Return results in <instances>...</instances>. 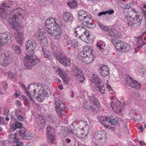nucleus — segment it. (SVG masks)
<instances>
[{
    "label": "nucleus",
    "instance_id": "nucleus-1",
    "mask_svg": "<svg viewBox=\"0 0 146 146\" xmlns=\"http://www.w3.org/2000/svg\"><path fill=\"white\" fill-rule=\"evenodd\" d=\"M13 5L11 1H7L2 3L0 6V17L3 20L8 18L7 22L11 24V28L14 29L18 30L19 24L17 21L20 17L23 18L26 15L25 10L20 8H17L12 11L10 9Z\"/></svg>",
    "mask_w": 146,
    "mask_h": 146
},
{
    "label": "nucleus",
    "instance_id": "nucleus-2",
    "mask_svg": "<svg viewBox=\"0 0 146 146\" xmlns=\"http://www.w3.org/2000/svg\"><path fill=\"white\" fill-rule=\"evenodd\" d=\"M36 43L33 39L27 40L25 43V48L29 55H27L23 59L24 63L25 68L29 69L33 67L39 62V59L33 55L34 53V50L36 48Z\"/></svg>",
    "mask_w": 146,
    "mask_h": 146
},
{
    "label": "nucleus",
    "instance_id": "nucleus-3",
    "mask_svg": "<svg viewBox=\"0 0 146 146\" xmlns=\"http://www.w3.org/2000/svg\"><path fill=\"white\" fill-rule=\"evenodd\" d=\"M89 100L85 103L84 105V108L88 110H91L94 111L96 110V107L99 108L100 103L98 99L94 97L93 94L88 96Z\"/></svg>",
    "mask_w": 146,
    "mask_h": 146
},
{
    "label": "nucleus",
    "instance_id": "nucleus-4",
    "mask_svg": "<svg viewBox=\"0 0 146 146\" xmlns=\"http://www.w3.org/2000/svg\"><path fill=\"white\" fill-rule=\"evenodd\" d=\"M97 24L99 28L103 31L107 32V35L109 36L116 38L121 37V33L116 30L111 29L108 26H105L100 22L97 23Z\"/></svg>",
    "mask_w": 146,
    "mask_h": 146
},
{
    "label": "nucleus",
    "instance_id": "nucleus-5",
    "mask_svg": "<svg viewBox=\"0 0 146 146\" xmlns=\"http://www.w3.org/2000/svg\"><path fill=\"white\" fill-rule=\"evenodd\" d=\"M46 29L48 33L50 36L55 37L57 39L60 38L62 31L60 27L58 25L54 26H45Z\"/></svg>",
    "mask_w": 146,
    "mask_h": 146
},
{
    "label": "nucleus",
    "instance_id": "nucleus-6",
    "mask_svg": "<svg viewBox=\"0 0 146 146\" xmlns=\"http://www.w3.org/2000/svg\"><path fill=\"white\" fill-rule=\"evenodd\" d=\"M54 51H53L54 56L61 64L65 66L70 65V58H67L64 54L60 52L57 51L56 47L54 48Z\"/></svg>",
    "mask_w": 146,
    "mask_h": 146
},
{
    "label": "nucleus",
    "instance_id": "nucleus-7",
    "mask_svg": "<svg viewBox=\"0 0 146 146\" xmlns=\"http://www.w3.org/2000/svg\"><path fill=\"white\" fill-rule=\"evenodd\" d=\"M92 82L96 86L98 90L103 94L105 93L104 83L101 78L96 74H94L91 78Z\"/></svg>",
    "mask_w": 146,
    "mask_h": 146
},
{
    "label": "nucleus",
    "instance_id": "nucleus-8",
    "mask_svg": "<svg viewBox=\"0 0 146 146\" xmlns=\"http://www.w3.org/2000/svg\"><path fill=\"white\" fill-rule=\"evenodd\" d=\"M54 104L55 105V109L58 116L64 115V111L67 108L63 102L57 98H55Z\"/></svg>",
    "mask_w": 146,
    "mask_h": 146
},
{
    "label": "nucleus",
    "instance_id": "nucleus-9",
    "mask_svg": "<svg viewBox=\"0 0 146 146\" xmlns=\"http://www.w3.org/2000/svg\"><path fill=\"white\" fill-rule=\"evenodd\" d=\"M11 34L8 32L0 34V50L2 48L1 46L5 43L8 44L11 42Z\"/></svg>",
    "mask_w": 146,
    "mask_h": 146
},
{
    "label": "nucleus",
    "instance_id": "nucleus-10",
    "mask_svg": "<svg viewBox=\"0 0 146 146\" xmlns=\"http://www.w3.org/2000/svg\"><path fill=\"white\" fill-rule=\"evenodd\" d=\"M10 52H5L0 54V65L6 66L10 62Z\"/></svg>",
    "mask_w": 146,
    "mask_h": 146
},
{
    "label": "nucleus",
    "instance_id": "nucleus-11",
    "mask_svg": "<svg viewBox=\"0 0 146 146\" xmlns=\"http://www.w3.org/2000/svg\"><path fill=\"white\" fill-rule=\"evenodd\" d=\"M91 57L89 56L83 51L79 52L78 54V57L84 62L89 64L92 62L94 58L93 54H91Z\"/></svg>",
    "mask_w": 146,
    "mask_h": 146
},
{
    "label": "nucleus",
    "instance_id": "nucleus-12",
    "mask_svg": "<svg viewBox=\"0 0 146 146\" xmlns=\"http://www.w3.org/2000/svg\"><path fill=\"white\" fill-rule=\"evenodd\" d=\"M110 104L111 108L116 113H120L125 107V105H123V104L121 103L119 101L115 102V104L113 102H111Z\"/></svg>",
    "mask_w": 146,
    "mask_h": 146
},
{
    "label": "nucleus",
    "instance_id": "nucleus-13",
    "mask_svg": "<svg viewBox=\"0 0 146 146\" xmlns=\"http://www.w3.org/2000/svg\"><path fill=\"white\" fill-rule=\"evenodd\" d=\"M142 19H141L139 15H135L131 20L127 21V24L129 26L136 28L140 26Z\"/></svg>",
    "mask_w": 146,
    "mask_h": 146
},
{
    "label": "nucleus",
    "instance_id": "nucleus-14",
    "mask_svg": "<svg viewBox=\"0 0 146 146\" xmlns=\"http://www.w3.org/2000/svg\"><path fill=\"white\" fill-rule=\"evenodd\" d=\"M80 21L82 23L84 26L87 28H92L95 27V25L92 23L90 15L88 14L80 20Z\"/></svg>",
    "mask_w": 146,
    "mask_h": 146
},
{
    "label": "nucleus",
    "instance_id": "nucleus-15",
    "mask_svg": "<svg viewBox=\"0 0 146 146\" xmlns=\"http://www.w3.org/2000/svg\"><path fill=\"white\" fill-rule=\"evenodd\" d=\"M115 48L119 51L123 52H126L130 49L129 45L120 40L119 42H117V43H116Z\"/></svg>",
    "mask_w": 146,
    "mask_h": 146
},
{
    "label": "nucleus",
    "instance_id": "nucleus-16",
    "mask_svg": "<svg viewBox=\"0 0 146 146\" xmlns=\"http://www.w3.org/2000/svg\"><path fill=\"white\" fill-rule=\"evenodd\" d=\"M106 133L104 130L99 131L97 132L95 136V139L99 143H104L106 141L105 137Z\"/></svg>",
    "mask_w": 146,
    "mask_h": 146
},
{
    "label": "nucleus",
    "instance_id": "nucleus-17",
    "mask_svg": "<svg viewBox=\"0 0 146 146\" xmlns=\"http://www.w3.org/2000/svg\"><path fill=\"white\" fill-rule=\"evenodd\" d=\"M126 84L130 87L136 89H139L141 86V84L138 83L135 80H133V78L130 76L127 77Z\"/></svg>",
    "mask_w": 146,
    "mask_h": 146
},
{
    "label": "nucleus",
    "instance_id": "nucleus-18",
    "mask_svg": "<svg viewBox=\"0 0 146 146\" xmlns=\"http://www.w3.org/2000/svg\"><path fill=\"white\" fill-rule=\"evenodd\" d=\"M80 128L76 134L78 137L82 138L84 137L89 131V127L88 125H86L85 127L82 128L81 129Z\"/></svg>",
    "mask_w": 146,
    "mask_h": 146
},
{
    "label": "nucleus",
    "instance_id": "nucleus-19",
    "mask_svg": "<svg viewBox=\"0 0 146 146\" xmlns=\"http://www.w3.org/2000/svg\"><path fill=\"white\" fill-rule=\"evenodd\" d=\"M53 129L51 127H48L47 128V140L48 143L50 144L53 143L55 141V136L52 134L51 130Z\"/></svg>",
    "mask_w": 146,
    "mask_h": 146
},
{
    "label": "nucleus",
    "instance_id": "nucleus-20",
    "mask_svg": "<svg viewBox=\"0 0 146 146\" xmlns=\"http://www.w3.org/2000/svg\"><path fill=\"white\" fill-rule=\"evenodd\" d=\"M74 71L75 72L74 74H73L74 77L78 80L80 83L83 82L85 78L83 73L77 68H75Z\"/></svg>",
    "mask_w": 146,
    "mask_h": 146
},
{
    "label": "nucleus",
    "instance_id": "nucleus-21",
    "mask_svg": "<svg viewBox=\"0 0 146 146\" xmlns=\"http://www.w3.org/2000/svg\"><path fill=\"white\" fill-rule=\"evenodd\" d=\"M38 94V96L36 97L40 102L43 101L45 98L48 96V93L44 89L39 90Z\"/></svg>",
    "mask_w": 146,
    "mask_h": 146
},
{
    "label": "nucleus",
    "instance_id": "nucleus-22",
    "mask_svg": "<svg viewBox=\"0 0 146 146\" xmlns=\"http://www.w3.org/2000/svg\"><path fill=\"white\" fill-rule=\"evenodd\" d=\"M100 70L101 71V75L105 77L109 75L110 74V69L106 65H102L100 68Z\"/></svg>",
    "mask_w": 146,
    "mask_h": 146
},
{
    "label": "nucleus",
    "instance_id": "nucleus-23",
    "mask_svg": "<svg viewBox=\"0 0 146 146\" xmlns=\"http://www.w3.org/2000/svg\"><path fill=\"white\" fill-rule=\"evenodd\" d=\"M98 119L99 122L102 124L104 127L106 128H109L108 125H106V122L108 121V118L105 116H98Z\"/></svg>",
    "mask_w": 146,
    "mask_h": 146
},
{
    "label": "nucleus",
    "instance_id": "nucleus-24",
    "mask_svg": "<svg viewBox=\"0 0 146 146\" xmlns=\"http://www.w3.org/2000/svg\"><path fill=\"white\" fill-rule=\"evenodd\" d=\"M56 25H58L57 24L54 19L50 18L49 19H48L46 20L45 22V26H54Z\"/></svg>",
    "mask_w": 146,
    "mask_h": 146
},
{
    "label": "nucleus",
    "instance_id": "nucleus-25",
    "mask_svg": "<svg viewBox=\"0 0 146 146\" xmlns=\"http://www.w3.org/2000/svg\"><path fill=\"white\" fill-rule=\"evenodd\" d=\"M90 35L89 32L86 31V32H85V33L83 34V35H80L79 37L82 40L87 42V40L90 39L89 37Z\"/></svg>",
    "mask_w": 146,
    "mask_h": 146
},
{
    "label": "nucleus",
    "instance_id": "nucleus-26",
    "mask_svg": "<svg viewBox=\"0 0 146 146\" xmlns=\"http://www.w3.org/2000/svg\"><path fill=\"white\" fill-rule=\"evenodd\" d=\"M83 51L86 54H88V55L90 57H91V54H93V50L92 47L89 45H88L84 46L83 48Z\"/></svg>",
    "mask_w": 146,
    "mask_h": 146
},
{
    "label": "nucleus",
    "instance_id": "nucleus-27",
    "mask_svg": "<svg viewBox=\"0 0 146 146\" xmlns=\"http://www.w3.org/2000/svg\"><path fill=\"white\" fill-rule=\"evenodd\" d=\"M63 18L65 22L67 21L68 22H72L73 19L72 15L68 13H65L64 14Z\"/></svg>",
    "mask_w": 146,
    "mask_h": 146
},
{
    "label": "nucleus",
    "instance_id": "nucleus-28",
    "mask_svg": "<svg viewBox=\"0 0 146 146\" xmlns=\"http://www.w3.org/2000/svg\"><path fill=\"white\" fill-rule=\"evenodd\" d=\"M45 33L42 31L40 30H38L37 33V36L39 40L43 42L45 38Z\"/></svg>",
    "mask_w": 146,
    "mask_h": 146
},
{
    "label": "nucleus",
    "instance_id": "nucleus-29",
    "mask_svg": "<svg viewBox=\"0 0 146 146\" xmlns=\"http://www.w3.org/2000/svg\"><path fill=\"white\" fill-rule=\"evenodd\" d=\"M43 118H42L41 120L38 119V122L36 124V128L38 130L42 129L44 127V125H45V124L44 123V119H43Z\"/></svg>",
    "mask_w": 146,
    "mask_h": 146
},
{
    "label": "nucleus",
    "instance_id": "nucleus-30",
    "mask_svg": "<svg viewBox=\"0 0 146 146\" xmlns=\"http://www.w3.org/2000/svg\"><path fill=\"white\" fill-rule=\"evenodd\" d=\"M15 35H17V36H16L17 40L20 44H22L23 42V33L17 32L15 33Z\"/></svg>",
    "mask_w": 146,
    "mask_h": 146
},
{
    "label": "nucleus",
    "instance_id": "nucleus-31",
    "mask_svg": "<svg viewBox=\"0 0 146 146\" xmlns=\"http://www.w3.org/2000/svg\"><path fill=\"white\" fill-rule=\"evenodd\" d=\"M78 18L80 21L83 18H84L86 16H87L88 13L83 10H80L78 11Z\"/></svg>",
    "mask_w": 146,
    "mask_h": 146
},
{
    "label": "nucleus",
    "instance_id": "nucleus-32",
    "mask_svg": "<svg viewBox=\"0 0 146 146\" xmlns=\"http://www.w3.org/2000/svg\"><path fill=\"white\" fill-rule=\"evenodd\" d=\"M19 85L23 89L25 90V93L27 94V96L32 101H33V99L31 97V95L30 94L31 93H29L28 91L26 88H25V85L23 84L22 82H20Z\"/></svg>",
    "mask_w": 146,
    "mask_h": 146
},
{
    "label": "nucleus",
    "instance_id": "nucleus-33",
    "mask_svg": "<svg viewBox=\"0 0 146 146\" xmlns=\"http://www.w3.org/2000/svg\"><path fill=\"white\" fill-rule=\"evenodd\" d=\"M11 48L17 54H20L21 53V49L19 46L17 45H13L11 46Z\"/></svg>",
    "mask_w": 146,
    "mask_h": 146
},
{
    "label": "nucleus",
    "instance_id": "nucleus-34",
    "mask_svg": "<svg viewBox=\"0 0 146 146\" xmlns=\"http://www.w3.org/2000/svg\"><path fill=\"white\" fill-rule=\"evenodd\" d=\"M23 125L21 123L17 122L15 123L14 125L11 127V129L13 131H15L17 128H19L23 127Z\"/></svg>",
    "mask_w": 146,
    "mask_h": 146
},
{
    "label": "nucleus",
    "instance_id": "nucleus-35",
    "mask_svg": "<svg viewBox=\"0 0 146 146\" xmlns=\"http://www.w3.org/2000/svg\"><path fill=\"white\" fill-rule=\"evenodd\" d=\"M82 26H78L77 28H75L74 30V32L75 36L76 37H79L80 31L81 30V28Z\"/></svg>",
    "mask_w": 146,
    "mask_h": 146
},
{
    "label": "nucleus",
    "instance_id": "nucleus-36",
    "mask_svg": "<svg viewBox=\"0 0 146 146\" xmlns=\"http://www.w3.org/2000/svg\"><path fill=\"white\" fill-rule=\"evenodd\" d=\"M132 119L135 120V121H138L141 119V116L140 114H138L137 115H136L135 116H133V115H130Z\"/></svg>",
    "mask_w": 146,
    "mask_h": 146
},
{
    "label": "nucleus",
    "instance_id": "nucleus-37",
    "mask_svg": "<svg viewBox=\"0 0 146 146\" xmlns=\"http://www.w3.org/2000/svg\"><path fill=\"white\" fill-rule=\"evenodd\" d=\"M26 131V129L24 127H22L20 128L19 130V135L22 137H24Z\"/></svg>",
    "mask_w": 146,
    "mask_h": 146
},
{
    "label": "nucleus",
    "instance_id": "nucleus-38",
    "mask_svg": "<svg viewBox=\"0 0 146 146\" xmlns=\"http://www.w3.org/2000/svg\"><path fill=\"white\" fill-rule=\"evenodd\" d=\"M33 137V134L28 133H27L26 135H24V137H22L23 138L25 139L29 140L32 139Z\"/></svg>",
    "mask_w": 146,
    "mask_h": 146
},
{
    "label": "nucleus",
    "instance_id": "nucleus-39",
    "mask_svg": "<svg viewBox=\"0 0 146 146\" xmlns=\"http://www.w3.org/2000/svg\"><path fill=\"white\" fill-rule=\"evenodd\" d=\"M67 5L71 8H74L77 5V3L75 1L73 0L72 1L67 3Z\"/></svg>",
    "mask_w": 146,
    "mask_h": 146
},
{
    "label": "nucleus",
    "instance_id": "nucleus-40",
    "mask_svg": "<svg viewBox=\"0 0 146 146\" xmlns=\"http://www.w3.org/2000/svg\"><path fill=\"white\" fill-rule=\"evenodd\" d=\"M117 121L115 119V118L114 119L113 117H111L110 119L108 118V122H109L111 125H114L116 123Z\"/></svg>",
    "mask_w": 146,
    "mask_h": 146
},
{
    "label": "nucleus",
    "instance_id": "nucleus-41",
    "mask_svg": "<svg viewBox=\"0 0 146 146\" xmlns=\"http://www.w3.org/2000/svg\"><path fill=\"white\" fill-rule=\"evenodd\" d=\"M42 50L43 51L44 55V56L48 60H51L52 58V56L50 55L49 54H48V53H47L46 52H45L44 51L43 49L42 48Z\"/></svg>",
    "mask_w": 146,
    "mask_h": 146
},
{
    "label": "nucleus",
    "instance_id": "nucleus-42",
    "mask_svg": "<svg viewBox=\"0 0 146 146\" xmlns=\"http://www.w3.org/2000/svg\"><path fill=\"white\" fill-rule=\"evenodd\" d=\"M22 115H18L17 117L18 119L20 121H22L24 119L23 116L25 115V112H23L22 113Z\"/></svg>",
    "mask_w": 146,
    "mask_h": 146
},
{
    "label": "nucleus",
    "instance_id": "nucleus-43",
    "mask_svg": "<svg viewBox=\"0 0 146 146\" xmlns=\"http://www.w3.org/2000/svg\"><path fill=\"white\" fill-rule=\"evenodd\" d=\"M71 44L72 46L74 48H76L78 45V43L74 40H73L71 41Z\"/></svg>",
    "mask_w": 146,
    "mask_h": 146
},
{
    "label": "nucleus",
    "instance_id": "nucleus-44",
    "mask_svg": "<svg viewBox=\"0 0 146 146\" xmlns=\"http://www.w3.org/2000/svg\"><path fill=\"white\" fill-rule=\"evenodd\" d=\"M144 33L143 34L139 36L137 38V45H138V44L140 43V42L142 41L143 37L144 35Z\"/></svg>",
    "mask_w": 146,
    "mask_h": 146
},
{
    "label": "nucleus",
    "instance_id": "nucleus-45",
    "mask_svg": "<svg viewBox=\"0 0 146 146\" xmlns=\"http://www.w3.org/2000/svg\"><path fill=\"white\" fill-rule=\"evenodd\" d=\"M9 108H5L3 111V114L5 116H7L9 114Z\"/></svg>",
    "mask_w": 146,
    "mask_h": 146
},
{
    "label": "nucleus",
    "instance_id": "nucleus-46",
    "mask_svg": "<svg viewBox=\"0 0 146 146\" xmlns=\"http://www.w3.org/2000/svg\"><path fill=\"white\" fill-rule=\"evenodd\" d=\"M111 39L112 42L114 45L115 46H115H116V43H117V42H119V40L117 41L116 38H111Z\"/></svg>",
    "mask_w": 146,
    "mask_h": 146
},
{
    "label": "nucleus",
    "instance_id": "nucleus-47",
    "mask_svg": "<svg viewBox=\"0 0 146 146\" xmlns=\"http://www.w3.org/2000/svg\"><path fill=\"white\" fill-rule=\"evenodd\" d=\"M2 85L5 91L7 90V82L5 81H4L2 83Z\"/></svg>",
    "mask_w": 146,
    "mask_h": 146
},
{
    "label": "nucleus",
    "instance_id": "nucleus-48",
    "mask_svg": "<svg viewBox=\"0 0 146 146\" xmlns=\"http://www.w3.org/2000/svg\"><path fill=\"white\" fill-rule=\"evenodd\" d=\"M97 46L98 48L100 49L101 51L103 50L104 48L105 47V44L103 45L102 44H99L97 43Z\"/></svg>",
    "mask_w": 146,
    "mask_h": 146
},
{
    "label": "nucleus",
    "instance_id": "nucleus-49",
    "mask_svg": "<svg viewBox=\"0 0 146 146\" xmlns=\"http://www.w3.org/2000/svg\"><path fill=\"white\" fill-rule=\"evenodd\" d=\"M81 28V30L80 31L79 35H83V34L85 33V32H86V29L83 27L82 26Z\"/></svg>",
    "mask_w": 146,
    "mask_h": 146
},
{
    "label": "nucleus",
    "instance_id": "nucleus-50",
    "mask_svg": "<svg viewBox=\"0 0 146 146\" xmlns=\"http://www.w3.org/2000/svg\"><path fill=\"white\" fill-rule=\"evenodd\" d=\"M106 14H108L109 15H111L114 13V11L113 9H110L106 11Z\"/></svg>",
    "mask_w": 146,
    "mask_h": 146
},
{
    "label": "nucleus",
    "instance_id": "nucleus-51",
    "mask_svg": "<svg viewBox=\"0 0 146 146\" xmlns=\"http://www.w3.org/2000/svg\"><path fill=\"white\" fill-rule=\"evenodd\" d=\"M146 44V43L144 42L143 41H142V42L138 44V45L137 46V48H141L142 47L143 45Z\"/></svg>",
    "mask_w": 146,
    "mask_h": 146
},
{
    "label": "nucleus",
    "instance_id": "nucleus-52",
    "mask_svg": "<svg viewBox=\"0 0 146 146\" xmlns=\"http://www.w3.org/2000/svg\"><path fill=\"white\" fill-rule=\"evenodd\" d=\"M64 82V83L66 84H67L68 83V82L70 80V79L68 78H67L64 79L62 80Z\"/></svg>",
    "mask_w": 146,
    "mask_h": 146
},
{
    "label": "nucleus",
    "instance_id": "nucleus-53",
    "mask_svg": "<svg viewBox=\"0 0 146 146\" xmlns=\"http://www.w3.org/2000/svg\"><path fill=\"white\" fill-rule=\"evenodd\" d=\"M59 73L58 74L61 77V75H62L65 72L63 70H61L60 68L58 69Z\"/></svg>",
    "mask_w": 146,
    "mask_h": 146
},
{
    "label": "nucleus",
    "instance_id": "nucleus-54",
    "mask_svg": "<svg viewBox=\"0 0 146 146\" xmlns=\"http://www.w3.org/2000/svg\"><path fill=\"white\" fill-rule=\"evenodd\" d=\"M106 15V11H103L100 12L98 14V15L99 16H101L102 15Z\"/></svg>",
    "mask_w": 146,
    "mask_h": 146
},
{
    "label": "nucleus",
    "instance_id": "nucleus-55",
    "mask_svg": "<svg viewBox=\"0 0 146 146\" xmlns=\"http://www.w3.org/2000/svg\"><path fill=\"white\" fill-rule=\"evenodd\" d=\"M67 74L65 72L62 75H61V77L62 78V79L63 80L64 79L67 78Z\"/></svg>",
    "mask_w": 146,
    "mask_h": 146
},
{
    "label": "nucleus",
    "instance_id": "nucleus-56",
    "mask_svg": "<svg viewBox=\"0 0 146 146\" xmlns=\"http://www.w3.org/2000/svg\"><path fill=\"white\" fill-rule=\"evenodd\" d=\"M138 141L141 146H142V145H146V144L143 141Z\"/></svg>",
    "mask_w": 146,
    "mask_h": 146
},
{
    "label": "nucleus",
    "instance_id": "nucleus-57",
    "mask_svg": "<svg viewBox=\"0 0 146 146\" xmlns=\"http://www.w3.org/2000/svg\"><path fill=\"white\" fill-rule=\"evenodd\" d=\"M23 145V144L22 142L18 141L17 143L16 146H22Z\"/></svg>",
    "mask_w": 146,
    "mask_h": 146
},
{
    "label": "nucleus",
    "instance_id": "nucleus-58",
    "mask_svg": "<svg viewBox=\"0 0 146 146\" xmlns=\"http://www.w3.org/2000/svg\"><path fill=\"white\" fill-rule=\"evenodd\" d=\"M16 91V92L14 93V95L16 97H18L20 95L19 93H20V92L19 91L18 92H17V91Z\"/></svg>",
    "mask_w": 146,
    "mask_h": 146
},
{
    "label": "nucleus",
    "instance_id": "nucleus-59",
    "mask_svg": "<svg viewBox=\"0 0 146 146\" xmlns=\"http://www.w3.org/2000/svg\"><path fill=\"white\" fill-rule=\"evenodd\" d=\"M142 9L143 10V11H142V13L143 14L144 17L146 19V12L143 9Z\"/></svg>",
    "mask_w": 146,
    "mask_h": 146
},
{
    "label": "nucleus",
    "instance_id": "nucleus-60",
    "mask_svg": "<svg viewBox=\"0 0 146 146\" xmlns=\"http://www.w3.org/2000/svg\"><path fill=\"white\" fill-rule=\"evenodd\" d=\"M16 104H17V106H20L21 105V102L18 100H17L16 101Z\"/></svg>",
    "mask_w": 146,
    "mask_h": 146
},
{
    "label": "nucleus",
    "instance_id": "nucleus-61",
    "mask_svg": "<svg viewBox=\"0 0 146 146\" xmlns=\"http://www.w3.org/2000/svg\"><path fill=\"white\" fill-rule=\"evenodd\" d=\"M68 131L70 133H71L72 134H74V133L73 130L72 129H68Z\"/></svg>",
    "mask_w": 146,
    "mask_h": 146
},
{
    "label": "nucleus",
    "instance_id": "nucleus-62",
    "mask_svg": "<svg viewBox=\"0 0 146 146\" xmlns=\"http://www.w3.org/2000/svg\"><path fill=\"white\" fill-rule=\"evenodd\" d=\"M19 139H17L16 137H14L13 138V141L16 143H17L18 141V140H19Z\"/></svg>",
    "mask_w": 146,
    "mask_h": 146
},
{
    "label": "nucleus",
    "instance_id": "nucleus-63",
    "mask_svg": "<svg viewBox=\"0 0 146 146\" xmlns=\"http://www.w3.org/2000/svg\"><path fill=\"white\" fill-rule=\"evenodd\" d=\"M64 38L66 40H67L68 39V36L66 34H65L64 36Z\"/></svg>",
    "mask_w": 146,
    "mask_h": 146
},
{
    "label": "nucleus",
    "instance_id": "nucleus-64",
    "mask_svg": "<svg viewBox=\"0 0 146 146\" xmlns=\"http://www.w3.org/2000/svg\"><path fill=\"white\" fill-rule=\"evenodd\" d=\"M107 88L110 91L112 90V89L109 85H107Z\"/></svg>",
    "mask_w": 146,
    "mask_h": 146
}]
</instances>
